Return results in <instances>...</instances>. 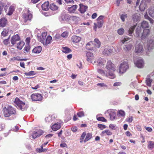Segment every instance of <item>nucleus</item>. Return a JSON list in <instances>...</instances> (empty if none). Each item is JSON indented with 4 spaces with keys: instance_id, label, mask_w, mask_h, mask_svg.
<instances>
[{
    "instance_id": "nucleus-1",
    "label": "nucleus",
    "mask_w": 154,
    "mask_h": 154,
    "mask_svg": "<svg viewBox=\"0 0 154 154\" xmlns=\"http://www.w3.org/2000/svg\"><path fill=\"white\" fill-rule=\"evenodd\" d=\"M106 68L107 69V72L109 75V78L113 79L115 77L114 72L115 70L114 65L112 63L111 61L108 60L107 62Z\"/></svg>"
},
{
    "instance_id": "nucleus-2",
    "label": "nucleus",
    "mask_w": 154,
    "mask_h": 154,
    "mask_svg": "<svg viewBox=\"0 0 154 154\" xmlns=\"http://www.w3.org/2000/svg\"><path fill=\"white\" fill-rule=\"evenodd\" d=\"M14 103L16 105L17 108L22 111L26 110L28 107L27 103L20 100L17 97L15 98Z\"/></svg>"
},
{
    "instance_id": "nucleus-3",
    "label": "nucleus",
    "mask_w": 154,
    "mask_h": 154,
    "mask_svg": "<svg viewBox=\"0 0 154 154\" xmlns=\"http://www.w3.org/2000/svg\"><path fill=\"white\" fill-rule=\"evenodd\" d=\"M3 111L4 112V116L6 117H8L13 114H14L16 111L14 108L11 106H9L6 108H3Z\"/></svg>"
},
{
    "instance_id": "nucleus-4",
    "label": "nucleus",
    "mask_w": 154,
    "mask_h": 154,
    "mask_svg": "<svg viewBox=\"0 0 154 154\" xmlns=\"http://www.w3.org/2000/svg\"><path fill=\"white\" fill-rule=\"evenodd\" d=\"M32 16V14L29 12V11L28 10H26L23 15V21L25 23H26L31 20Z\"/></svg>"
},
{
    "instance_id": "nucleus-5",
    "label": "nucleus",
    "mask_w": 154,
    "mask_h": 154,
    "mask_svg": "<svg viewBox=\"0 0 154 154\" xmlns=\"http://www.w3.org/2000/svg\"><path fill=\"white\" fill-rule=\"evenodd\" d=\"M104 17V16L102 15L100 16L97 19V23H94V28L95 31H96V29L97 27L100 28L102 26L103 23V19Z\"/></svg>"
},
{
    "instance_id": "nucleus-6",
    "label": "nucleus",
    "mask_w": 154,
    "mask_h": 154,
    "mask_svg": "<svg viewBox=\"0 0 154 154\" xmlns=\"http://www.w3.org/2000/svg\"><path fill=\"white\" fill-rule=\"evenodd\" d=\"M129 66L127 62H123L122 63L119 67V72L120 73H123L126 72L129 68Z\"/></svg>"
},
{
    "instance_id": "nucleus-7",
    "label": "nucleus",
    "mask_w": 154,
    "mask_h": 154,
    "mask_svg": "<svg viewBox=\"0 0 154 154\" xmlns=\"http://www.w3.org/2000/svg\"><path fill=\"white\" fill-rule=\"evenodd\" d=\"M106 60L105 59L98 57L94 61V63L101 67H104L106 63Z\"/></svg>"
},
{
    "instance_id": "nucleus-8",
    "label": "nucleus",
    "mask_w": 154,
    "mask_h": 154,
    "mask_svg": "<svg viewBox=\"0 0 154 154\" xmlns=\"http://www.w3.org/2000/svg\"><path fill=\"white\" fill-rule=\"evenodd\" d=\"M31 98L33 101H40L42 100L43 96L42 95L40 94L34 93L31 95Z\"/></svg>"
},
{
    "instance_id": "nucleus-9",
    "label": "nucleus",
    "mask_w": 154,
    "mask_h": 154,
    "mask_svg": "<svg viewBox=\"0 0 154 154\" xmlns=\"http://www.w3.org/2000/svg\"><path fill=\"white\" fill-rule=\"evenodd\" d=\"M135 51L137 54H143L144 51L143 45L140 44L136 45L135 47Z\"/></svg>"
},
{
    "instance_id": "nucleus-10",
    "label": "nucleus",
    "mask_w": 154,
    "mask_h": 154,
    "mask_svg": "<svg viewBox=\"0 0 154 154\" xmlns=\"http://www.w3.org/2000/svg\"><path fill=\"white\" fill-rule=\"evenodd\" d=\"M52 39V37L50 35L47 36L45 40H42L40 39V42L43 44L45 46H47L48 44H51Z\"/></svg>"
},
{
    "instance_id": "nucleus-11",
    "label": "nucleus",
    "mask_w": 154,
    "mask_h": 154,
    "mask_svg": "<svg viewBox=\"0 0 154 154\" xmlns=\"http://www.w3.org/2000/svg\"><path fill=\"white\" fill-rule=\"evenodd\" d=\"M134 63L138 68H142L144 66V61L143 59H139L134 61Z\"/></svg>"
},
{
    "instance_id": "nucleus-12",
    "label": "nucleus",
    "mask_w": 154,
    "mask_h": 154,
    "mask_svg": "<svg viewBox=\"0 0 154 154\" xmlns=\"http://www.w3.org/2000/svg\"><path fill=\"white\" fill-rule=\"evenodd\" d=\"M147 46L148 50L154 49V40L152 39L148 40L147 42Z\"/></svg>"
},
{
    "instance_id": "nucleus-13",
    "label": "nucleus",
    "mask_w": 154,
    "mask_h": 154,
    "mask_svg": "<svg viewBox=\"0 0 154 154\" xmlns=\"http://www.w3.org/2000/svg\"><path fill=\"white\" fill-rule=\"evenodd\" d=\"M87 60L90 63H92V61L94 59V57L93 53L88 52L86 54Z\"/></svg>"
},
{
    "instance_id": "nucleus-14",
    "label": "nucleus",
    "mask_w": 154,
    "mask_h": 154,
    "mask_svg": "<svg viewBox=\"0 0 154 154\" xmlns=\"http://www.w3.org/2000/svg\"><path fill=\"white\" fill-rule=\"evenodd\" d=\"M43 133V131L41 130L34 131L32 134V137L34 139H35L42 135Z\"/></svg>"
},
{
    "instance_id": "nucleus-15",
    "label": "nucleus",
    "mask_w": 154,
    "mask_h": 154,
    "mask_svg": "<svg viewBox=\"0 0 154 154\" xmlns=\"http://www.w3.org/2000/svg\"><path fill=\"white\" fill-rule=\"evenodd\" d=\"M20 40V38L18 34H16L13 36L11 39V44L13 45H14L17 41Z\"/></svg>"
},
{
    "instance_id": "nucleus-16",
    "label": "nucleus",
    "mask_w": 154,
    "mask_h": 154,
    "mask_svg": "<svg viewBox=\"0 0 154 154\" xmlns=\"http://www.w3.org/2000/svg\"><path fill=\"white\" fill-rule=\"evenodd\" d=\"M142 29L140 26H138L136 29L134 36L137 37H139L142 35Z\"/></svg>"
},
{
    "instance_id": "nucleus-17",
    "label": "nucleus",
    "mask_w": 154,
    "mask_h": 154,
    "mask_svg": "<svg viewBox=\"0 0 154 154\" xmlns=\"http://www.w3.org/2000/svg\"><path fill=\"white\" fill-rule=\"evenodd\" d=\"M149 32L150 31L149 29H144L141 36L142 39H144L148 36L149 34Z\"/></svg>"
},
{
    "instance_id": "nucleus-18",
    "label": "nucleus",
    "mask_w": 154,
    "mask_h": 154,
    "mask_svg": "<svg viewBox=\"0 0 154 154\" xmlns=\"http://www.w3.org/2000/svg\"><path fill=\"white\" fill-rule=\"evenodd\" d=\"M109 115L110 116V119L111 120H114L116 117V112L111 110H108L107 111Z\"/></svg>"
},
{
    "instance_id": "nucleus-19",
    "label": "nucleus",
    "mask_w": 154,
    "mask_h": 154,
    "mask_svg": "<svg viewBox=\"0 0 154 154\" xmlns=\"http://www.w3.org/2000/svg\"><path fill=\"white\" fill-rule=\"evenodd\" d=\"M112 49L109 47H107L104 49L103 54L105 55H109L112 53Z\"/></svg>"
},
{
    "instance_id": "nucleus-20",
    "label": "nucleus",
    "mask_w": 154,
    "mask_h": 154,
    "mask_svg": "<svg viewBox=\"0 0 154 154\" xmlns=\"http://www.w3.org/2000/svg\"><path fill=\"white\" fill-rule=\"evenodd\" d=\"M81 40V38L75 35L72 36L71 37V40L73 43H78Z\"/></svg>"
},
{
    "instance_id": "nucleus-21",
    "label": "nucleus",
    "mask_w": 154,
    "mask_h": 154,
    "mask_svg": "<svg viewBox=\"0 0 154 154\" xmlns=\"http://www.w3.org/2000/svg\"><path fill=\"white\" fill-rule=\"evenodd\" d=\"M42 49V47L41 46H37L33 48L32 52V53L37 54L41 52Z\"/></svg>"
},
{
    "instance_id": "nucleus-22",
    "label": "nucleus",
    "mask_w": 154,
    "mask_h": 154,
    "mask_svg": "<svg viewBox=\"0 0 154 154\" xmlns=\"http://www.w3.org/2000/svg\"><path fill=\"white\" fill-rule=\"evenodd\" d=\"M80 8L79 10L81 13H84L86 11L88 8L87 6L83 5L82 4H80L79 5Z\"/></svg>"
},
{
    "instance_id": "nucleus-23",
    "label": "nucleus",
    "mask_w": 154,
    "mask_h": 154,
    "mask_svg": "<svg viewBox=\"0 0 154 154\" xmlns=\"http://www.w3.org/2000/svg\"><path fill=\"white\" fill-rule=\"evenodd\" d=\"M7 22V19L3 17L0 19V27H4L6 25Z\"/></svg>"
},
{
    "instance_id": "nucleus-24",
    "label": "nucleus",
    "mask_w": 154,
    "mask_h": 154,
    "mask_svg": "<svg viewBox=\"0 0 154 154\" xmlns=\"http://www.w3.org/2000/svg\"><path fill=\"white\" fill-rule=\"evenodd\" d=\"M146 6L145 1H142L139 7V9L141 11H144L146 9Z\"/></svg>"
},
{
    "instance_id": "nucleus-25",
    "label": "nucleus",
    "mask_w": 154,
    "mask_h": 154,
    "mask_svg": "<svg viewBox=\"0 0 154 154\" xmlns=\"http://www.w3.org/2000/svg\"><path fill=\"white\" fill-rule=\"evenodd\" d=\"M5 1V0H0V14H2L4 7L6 5L4 2Z\"/></svg>"
},
{
    "instance_id": "nucleus-26",
    "label": "nucleus",
    "mask_w": 154,
    "mask_h": 154,
    "mask_svg": "<svg viewBox=\"0 0 154 154\" xmlns=\"http://www.w3.org/2000/svg\"><path fill=\"white\" fill-rule=\"evenodd\" d=\"M60 128V124L59 123H57L51 126L52 129L54 131H56Z\"/></svg>"
},
{
    "instance_id": "nucleus-27",
    "label": "nucleus",
    "mask_w": 154,
    "mask_h": 154,
    "mask_svg": "<svg viewBox=\"0 0 154 154\" xmlns=\"http://www.w3.org/2000/svg\"><path fill=\"white\" fill-rule=\"evenodd\" d=\"M77 5H73L70 7H69L67 8L68 11L70 13H73L75 12V10L77 8Z\"/></svg>"
},
{
    "instance_id": "nucleus-28",
    "label": "nucleus",
    "mask_w": 154,
    "mask_h": 154,
    "mask_svg": "<svg viewBox=\"0 0 154 154\" xmlns=\"http://www.w3.org/2000/svg\"><path fill=\"white\" fill-rule=\"evenodd\" d=\"M148 13L152 17H154V7H151L149 8Z\"/></svg>"
},
{
    "instance_id": "nucleus-29",
    "label": "nucleus",
    "mask_w": 154,
    "mask_h": 154,
    "mask_svg": "<svg viewBox=\"0 0 154 154\" xmlns=\"http://www.w3.org/2000/svg\"><path fill=\"white\" fill-rule=\"evenodd\" d=\"M49 3L48 2H45L42 5V8L43 10L47 11L49 9Z\"/></svg>"
},
{
    "instance_id": "nucleus-30",
    "label": "nucleus",
    "mask_w": 154,
    "mask_h": 154,
    "mask_svg": "<svg viewBox=\"0 0 154 154\" xmlns=\"http://www.w3.org/2000/svg\"><path fill=\"white\" fill-rule=\"evenodd\" d=\"M139 14H136L133 15L132 19L134 22H137L140 19V17Z\"/></svg>"
},
{
    "instance_id": "nucleus-31",
    "label": "nucleus",
    "mask_w": 154,
    "mask_h": 154,
    "mask_svg": "<svg viewBox=\"0 0 154 154\" xmlns=\"http://www.w3.org/2000/svg\"><path fill=\"white\" fill-rule=\"evenodd\" d=\"M97 71L98 73L101 74L109 78V73L108 72H107V71H106V73L103 70L100 69H99L97 70Z\"/></svg>"
},
{
    "instance_id": "nucleus-32",
    "label": "nucleus",
    "mask_w": 154,
    "mask_h": 154,
    "mask_svg": "<svg viewBox=\"0 0 154 154\" xmlns=\"http://www.w3.org/2000/svg\"><path fill=\"white\" fill-rule=\"evenodd\" d=\"M31 47L30 45H26L23 49V52L25 54L29 53L30 51Z\"/></svg>"
},
{
    "instance_id": "nucleus-33",
    "label": "nucleus",
    "mask_w": 154,
    "mask_h": 154,
    "mask_svg": "<svg viewBox=\"0 0 154 154\" xmlns=\"http://www.w3.org/2000/svg\"><path fill=\"white\" fill-rule=\"evenodd\" d=\"M137 25V24H135L134 26L131 27L129 29L128 31V32L129 35L131 36L132 34L133 33V31H134V29Z\"/></svg>"
},
{
    "instance_id": "nucleus-34",
    "label": "nucleus",
    "mask_w": 154,
    "mask_h": 154,
    "mask_svg": "<svg viewBox=\"0 0 154 154\" xmlns=\"http://www.w3.org/2000/svg\"><path fill=\"white\" fill-rule=\"evenodd\" d=\"M25 45V43L23 41H20L17 45V48L19 50H21Z\"/></svg>"
},
{
    "instance_id": "nucleus-35",
    "label": "nucleus",
    "mask_w": 154,
    "mask_h": 154,
    "mask_svg": "<svg viewBox=\"0 0 154 154\" xmlns=\"http://www.w3.org/2000/svg\"><path fill=\"white\" fill-rule=\"evenodd\" d=\"M14 10V7L13 5L10 6L9 8L8 12L7 14L9 15H11Z\"/></svg>"
},
{
    "instance_id": "nucleus-36",
    "label": "nucleus",
    "mask_w": 154,
    "mask_h": 154,
    "mask_svg": "<svg viewBox=\"0 0 154 154\" xmlns=\"http://www.w3.org/2000/svg\"><path fill=\"white\" fill-rule=\"evenodd\" d=\"M117 115L119 117H125V113L123 110H120L118 111Z\"/></svg>"
},
{
    "instance_id": "nucleus-37",
    "label": "nucleus",
    "mask_w": 154,
    "mask_h": 154,
    "mask_svg": "<svg viewBox=\"0 0 154 154\" xmlns=\"http://www.w3.org/2000/svg\"><path fill=\"white\" fill-rule=\"evenodd\" d=\"M141 26L143 28H149V25L146 21H143L141 23Z\"/></svg>"
},
{
    "instance_id": "nucleus-38",
    "label": "nucleus",
    "mask_w": 154,
    "mask_h": 154,
    "mask_svg": "<svg viewBox=\"0 0 154 154\" xmlns=\"http://www.w3.org/2000/svg\"><path fill=\"white\" fill-rule=\"evenodd\" d=\"M132 47V45L131 44H128L125 45L123 47V48L125 51H127L131 50Z\"/></svg>"
},
{
    "instance_id": "nucleus-39",
    "label": "nucleus",
    "mask_w": 154,
    "mask_h": 154,
    "mask_svg": "<svg viewBox=\"0 0 154 154\" xmlns=\"http://www.w3.org/2000/svg\"><path fill=\"white\" fill-rule=\"evenodd\" d=\"M47 35V33L46 32H42V36L41 37H38V40L40 42V39L43 40H45Z\"/></svg>"
},
{
    "instance_id": "nucleus-40",
    "label": "nucleus",
    "mask_w": 154,
    "mask_h": 154,
    "mask_svg": "<svg viewBox=\"0 0 154 154\" xmlns=\"http://www.w3.org/2000/svg\"><path fill=\"white\" fill-rule=\"evenodd\" d=\"M96 117L97 120L99 121L105 122H106L107 121V120L104 117H100L98 115H97Z\"/></svg>"
},
{
    "instance_id": "nucleus-41",
    "label": "nucleus",
    "mask_w": 154,
    "mask_h": 154,
    "mask_svg": "<svg viewBox=\"0 0 154 154\" xmlns=\"http://www.w3.org/2000/svg\"><path fill=\"white\" fill-rule=\"evenodd\" d=\"M144 17L145 19L149 20L150 23H153L154 22V21L153 19L152 18H150L148 15L147 13V12H146L145 15H144Z\"/></svg>"
},
{
    "instance_id": "nucleus-42",
    "label": "nucleus",
    "mask_w": 154,
    "mask_h": 154,
    "mask_svg": "<svg viewBox=\"0 0 154 154\" xmlns=\"http://www.w3.org/2000/svg\"><path fill=\"white\" fill-rule=\"evenodd\" d=\"M92 137V134L91 133H88L86 137L85 138L84 140V142H85L90 140Z\"/></svg>"
},
{
    "instance_id": "nucleus-43",
    "label": "nucleus",
    "mask_w": 154,
    "mask_h": 154,
    "mask_svg": "<svg viewBox=\"0 0 154 154\" xmlns=\"http://www.w3.org/2000/svg\"><path fill=\"white\" fill-rule=\"evenodd\" d=\"M94 41L96 43L95 44V46L97 48H100V46L101 43L98 39L96 38H95Z\"/></svg>"
},
{
    "instance_id": "nucleus-44",
    "label": "nucleus",
    "mask_w": 154,
    "mask_h": 154,
    "mask_svg": "<svg viewBox=\"0 0 154 154\" xmlns=\"http://www.w3.org/2000/svg\"><path fill=\"white\" fill-rule=\"evenodd\" d=\"M105 134L108 136L111 135L112 134V132L109 130H105L102 132V134L103 135Z\"/></svg>"
},
{
    "instance_id": "nucleus-45",
    "label": "nucleus",
    "mask_w": 154,
    "mask_h": 154,
    "mask_svg": "<svg viewBox=\"0 0 154 154\" xmlns=\"http://www.w3.org/2000/svg\"><path fill=\"white\" fill-rule=\"evenodd\" d=\"M72 20L74 23L77 24L79 21L80 20V18L76 16L73 17H72Z\"/></svg>"
},
{
    "instance_id": "nucleus-46",
    "label": "nucleus",
    "mask_w": 154,
    "mask_h": 154,
    "mask_svg": "<svg viewBox=\"0 0 154 154\" xmlns=\"http://www.w3.org/2000/svg\"><path fill=\"white\" fill-rule=\"evenodd\" d=\"M62 51L65 53H68L71 51V50L67 47L63 48Z\"/></svg>"
},
{
    "instance_id": "nucleus-47",
    "label": "nucleus",
    "mask_w": 154,
    "mask_h": 154,
    "mask_svg": "<svg viewBox=\"0 0 154 154\" xmlns=\"http://www.w3.org/2000/svg\"><path fill=\"white\" fill-rule=\"evenodd\" d=\"M148 147L149 149H152L154 148V142L149 141L148 142Z\"/></svg>"
},
{
    "instance_id": "nucleus-48",
    "label": "nucleus",
    "mask_w": 154,
    "mask_h": 154,
    "mask_svg": "<svg viewBox=\"0 0 154 154\" xmlns=\"http://www.w3.org/2000/svg\"><path fill=\"white\" fill-rule=\"evenodd\" d=\"M152 81V79L149 78H146V85L149 87H150L151 85V83Z\"/></svg>"
},
{
    "instance_id": "nucleus-49",
    "label": "nucleus",
    "mask_w": 154,
    "mask_h": 154,
    "mask_svg": "<svg viewBox=\"0 0 154 154\" xmlns=\"http://www.w3.org/2000/svg\"><path fill=\"white\" fill-rule=\"evenodd\" d=\"M50 9L53 11H55L58 8L57 6L54 4H52L50 5Z\"/></svg>"
},
{
    "instance_id": "nucleus-50",
    "label": "nucleus",
    "mask_w": 154,
    "mask_h": 154,
    "mask_svg": "<svg viewBox=\"0 0 154 154\" xmlns=\"http://www.w3.org/2000/svg\"><path fill=\"white\" fill-rule=\"evenodd\" d=\"M8 30L6 29H4L3 31L2 32V35L4 37L8 35Z\"/></svg>"
},
{
    "instance_id": "nucleus-51",
    "label": "nucleus",
    "mask_w": 154,
    "mask_h": 154,
    "mask_svg": "<svg viewBox=\"0 0 154 154\" xmlns=\"http://www.w3.org/2000/svg\"><path fill=\"white\" fill-rule=\"evenodd\" d=\"M24 74L26 76H31L35 75V73L34 71H31L29 72H25Z\"/></svg>"
},
{
    "instance_id": "nucleus-52",
    "label": "nucleus",
    "mask_w": 154,
    "mask_h": 154,
    "mask_svg": "<svg viewBox=\"0 0 154 154\" xmlns=\"http://www.w3.org/2000/svg\"><path fill=\"white\" fill-rule=\"evenodd\" d=\"M68 34V32L67 31H65L62 33L61 36L64 38H66L67 37Z\"/></svg>"
},
{
    "instance_id": "nucleus-53",
    "label": "nucleus",
    "mask_w": 154,
    "mask_h": 154,
    "mask_svg": "<svg viewBox=\"0 0 154 154\" xmlns=\"http://www.w3.org/2000/svg\"><path fill=\"white\" fill-rule=\"evenodd\" d=\"M128 17L127 14H122L120 16V18L122 21L124 22L125 21V19Z\"/></svg>"
},
{
    "instance_id": "nucleus-54",
    "label": "nucleus",
    "mask_w": 154,
    "mask_h": 154,
    "mask_svg": "<svg viewBox=\"0 0 154 154\" xmlns=\"http://www.w3.org/2000/svg\"><path fill=\"white\" fill-rule=\"evenodd\" d=\"M125 32L124 29L123 28H120L117 30L118 33L120 35H122Z\"/></svg>"
},
{
    "instance_id": "nucleus-55",
    "label": "nucleus",
    "mask_w": 154,
    "mask_h": 154,
    "mask_svg": "<svg viewBox=\"0 0 154 154\" xmlns=\"http://www.w3.org/2000/svg\"><path fill=\"white\" fill-rule=\"evenodd\" d=\"M130 39V38H129L127 36H125L123 39L121 40V41L122 43L124 44L125 43L129 41Z\"/></svg>"
},
{
    "instance_id": "nucleus-56",
    "label": "nucleus",
    "mask_w": 154,
    "mask_h": 154,
    "mask_svg": "<svg viewBox=\"0 0 154 154\" xmlns=\"http://www.w3.org/2000/svg\"><path fill=\"white\" fill-rule=\"evenodd\" d=\"M45 120L48 123L51 122L52 120V116H49L45 118Z\"/></svg>"
},
{
    "instance_id": "nucleus-57",
    "label": "nucleus",
    "mask_w": 154,
    "mask_h": 154,
    "mask_svg": "<svg viewBox=\"0 0 154 154\" xmlns=\"http://www.w3.org/2000/svg\"><path fill=\"white\" fill-rule=\"evenodd\" d=\"M47 150V149H43V146L42 145L41 146L40 148L39 149H36V151L38 152H42L44 151H46Z\"/></svg>"
},
{
    "instance_id": "nucleus-58",
    "label": "nucleus",
    "mask_w": 154,
    "mask_h": 154,
    "mask_svg": "<svg viewBox=\"0 0 154 154\" xmlns=\"http://www.w3.org/2000/svg\"><path fill=\"white\" fill-rule=\"evenodd\" d=\"M92 44V42H90L88 43L86 46V49L88 50H91V47H89L90 46H91V44Z\"/></svg>"
},
{
    "instance_id": "nucleus-59",
    "label": "nucleus",
    "mask_w": 154,
    "mask_h": 154,
    "mask_svg": "<svg viewBox=\"0 0 154 154\" xmlns=\"http://www.w3.org/2000/svg\"><path fill=\"white\" fill-rule=\"evenodd\" d=\"M16 60H20V57L17 56L13 57L11 59L10 61H14Z\"/></svg>"
},
{
    "instance_id": "nucleus-60",
    "label": "nucleus",
    "mask_w": 154,
    "mask_h": 154,
    "mask_svg": "<svg viewBox=\"0 0 154 154\" xmlns=\"http://www.w3.org/2000/svg\"><path fill=\"white\" fill-rule=\"evenodd\" d=\"M98 127L101 130H102L103 129H104V128H106V127L105 125H102V124H98Z\"/></svg>"
},
{
    "instance_id": "nucleus-61",
    "label": "nucleus",
    "mask_w": 154,
    "mask_h": 154,
    "mask_svg": "<svg viewBox=\"0 0 154 154\" xmlns=\"http://www.w3.org/2000/svg\"><path fill=\"white\" fill-rule=\"evenodd\" d=\"M109 128L112 130H116V125L114 124H111L109 125Z\"/></svg>"
},
{
    "instance_id": "nucleus-62",
    "label": "nucleus",
    "mask_w": 154,
    "mask_h": 154,
    "mask_svg": "<svg viewBox=\"0 0 154 154\" xmlns=\"http://www.w3.org/2000/svg\"><path fill=\"white\" fill-rule=\"evenodd\" d=\"M30 37H27L26 38V39L25 40V42H26V44L27 45H29V43L30 42Z\"/></svg>"
},
{
    "instance_id": "nucleus-63",
    "label": "nucleus",
    "mask_w": 154,
    "mask_h": 154,
    "mask_svg": "<svg viewBox=\"0 0 154 154\" xmlns=\"http://www.w3.org/2000/svg\"><path fill=\"white\" fill-rule=\"evenodd\" d=\"M97 85L98 86H100L101 87H104L106 88H107V86L105 84H104V83H98L97 84Z\"/></svg>"
},
{
    "instance_id": "nucleus-64",
    "label": "nucleus",
    "mask_w": 154,
    "mask_h": 154,
    "mask_svg": "<svg viewBox=\"0 0 154 154\" xmlns=\"http://www.w3.org/2000/svg\"><path fill=\"white\" fill-rule=\"evenodd\" d=\"M77 115L79 117H82L84 116V113L83 112H80L77 113Z\"/></svg>"
}]
</instances>
